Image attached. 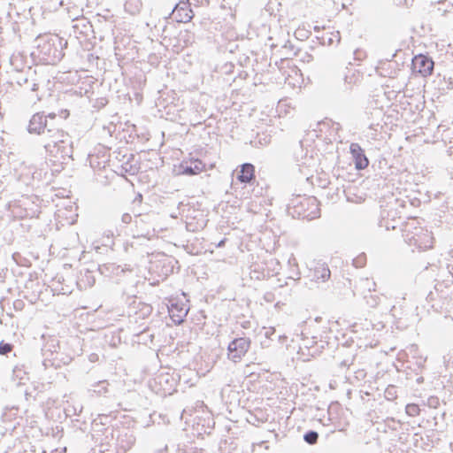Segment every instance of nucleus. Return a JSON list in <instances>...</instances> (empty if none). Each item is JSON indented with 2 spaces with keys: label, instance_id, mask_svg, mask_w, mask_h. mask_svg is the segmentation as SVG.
Here are the masks:
<instances>
[{
  "label": "nucleus",
  "instance_id": "f257e3e1",
  "mask_svg": "<svg viewBox=\"0 0 453 453\" xmlns=\"http://www.w3.org/2000/svg\"><path fill=\"white\" fill-rule=\"evenodd\" d=\"M66 45L67 42L63 43V39L57 35H38L33 41L30 57L35 62L54 65L65 56L63 50Z\"/></svg>",
  "mask_w": 453,
  "mask_h": 453
},
{
  "label": "nucleus",
  "instance_id": "f03ea898",
  "mask_svg": "<svg viewBox=\"0 0 453 453\" xmlns=\"http://www.w3.org/2000/svg\"><path fill=\"white\" fill-rule=\"evenodd\" d=\"M42 200L38 196H30V203L35 206V208L30 207V220L35 218L33 223L30 222V229L35 228L34 234L38 238L44 236L45 233L50 230V219L45 211L42 210Z\"/></svg>",
  "mask_w": 453,
  "mask_h": 453
},
{
  "label": "nucleus",
  "instance_id": "7ed1b4c3",
  "mask_svg": "<svg viewBox=\"0 0 453 453\" xmlns=\"http://www.w3.org/2000/svg\"><path fill=\"white\" fill-rule=\"evenodd\" d=\"M403 236L404 241L410 246H413L418 250H426L433 247L434 237L432 233L420 226L414 227V231L407 228Z\"/></svg>",
  "mask_w": 453,
  "mask_h": 453
},
{
  "label": "nucleus",
  "instance_id": "20e7f679",
  "mask_svg": "<svg viewBox=\"0 0 453 453\" xmlns=\"http://www.w3.org/2000/svg\"><path fill=\"white\" fill-rule=\"evenodd\" d=\"M251 341L249 337H236L233 339L227 345V358L234 362L239 363L246 355L250 348Z\"/></svg>",
  "mask_w": 453,
  "mask_h": 453
},
{
  "label": "nucleus",
  "instance_id": "39448f33",
  "mask_svg": "<svg viewBox=\"0 0 453 453\" xmlns=\"http://www.w3.org/2000/svg\"><path fill=\"white\" fill-rule=\"evenodd\" d=\"M434 67V62L432 58L427 55L418 54L413 57L411 60L412 72L420 74L422 77L431 75Z\"/></svg>",
  "mask_w": 453,
  "mask_h": 453
},
{
  "label": "nucleus",
  "instance_id": "423d86ee",
  "mask_svg": "<svg viewBox=\"0 0 453 453\" xmlns=\"http://www.w3.org/2000/svg\"><path fill=\"white\" fill-rule=\"evenodd\" d=\"M171 15L177 22L187 23L194 17L189 0H180L172 10Z\"/></svg>",
  "mask_w": 453,
  "mask_h": 453
},
{
  "label": "nucleus",
  "instance_id": "0eeeda50",
  "mask_svg": "<svg viewBox=\"0 0 453 453\" xmlns=\"http://www.w3.org/2000/svg\"><path fill=\"white\" fill-rule=\"evenodd\" d=\"M204 168L205 164L202 160L191 157L182 160L178 167V171L180 174L192 176L200 173Z\"/></svg>",
  "mask_w": 453,
  "mask_h": 453
},
{
  "label": "nucleus",
  "instance_id": "6e6552de",
  "mask_svg": "<svg viewBox=\"0 0 453 453\" xmlns=\"http://www.w3.org/2000/svg\"><path fill=\"white\" fill-rule=\"evenodd\" d=\"M297 208L300 209L298 214L302 215L303 218L312 219L319 217L318 201L315 197L304 198L300 202V205Z\"/></svg>",
  "mask_w": 453,
  "mask_h": 453
},
{
  "label": "nucleus",
  "instance_id": "1a4fd4ad",
  "mask_svg": "<svg viewBox=\"0 0 453 453\" xmlns=\"http://www.w3.org/2000/svg\"><path fill=\"white\" fill-rule=\"evenodd\" d=\"M90 33H93V26L87 18L81 16L72 20V31L70 35H73L74 37L79 38L80 35L88 37Z\"/></svg>",
  "mask_w": 453,
  "mask_h": 453
},
{
  "label": "nucleus",
  "instance_id": "9d476101",
  "mask_svg": "<svg viewBox=\"0 0 453 453\" xmlns=\"http://www.w3.org/2000/svg\"><path fill=\"white\" fill-rule=\"evenodd\" d=\"M331 272L325 262H314L312 267L310 268L309 277L311 280L325 282L329 280Z\"/></svg>",
  "mask_w": 453,
  "mask_h": 453
},
{
  "label": "nucleus",
  "instance_id": "9b49d317",
  "mask_svg": "<svg viewBox=\"0 0 453 453\" xmlns=\"http://www.w3.org/2000/svg\"><path fill=\"white\" fill-rule=\"evenodd\" d=\"M47 117L43 112H36L30 119V134H42L45 133H50L51 129L47 128Z\"/></svg>",
  "mask_w": 453,
  "mask_h": 453
},
{
  "label": "nucleus",
  "instance_id": "f8f14e48",
  "mask_svg": "<svg viewBox=\"0 0 453 453\" xmlns=\"http://www.w3.org/2000/svg\"><path fill=\"white\" fill-rule=\"evenodd\" d=\"M349 150L352 155L356 169H365L369 165V160L361 146L358 143H351Z\"/></svg>",
  "mask_w": 453,
  "mask_h": 453
},
{
  "label": "nucleus",
  "instance_id": "ddd939ff",
  "mask_svg": "<svg viewBox=\"0 0 453 453\" xmlns=\"http://www.w3.org/2000/svg\"><path fill=\"white\" fill-rule=\"evenodd\" d=\"M236 179L242 183H251L255 180V167L250 163H244L237 172Z\"/></svg>",
  "mask_w": 453,
  "mask_h": 453
},
{
  "label": "nucleus",
  "instance_id": "4468645a",
  "mask_svg": "<svg viewBox=\"0 0 453 453\" xmlns=\"http://www.w3.org/2000/svg\"><path fill=\"white\" fill-rule=\"evenodd\" d=\"M58 143H46L44 145V149L46 151H50L53 154L54 161H62V159L66 158V157L70 156L71 152L70 147H65L63 149L59 148Z\"/></svg>",
  "mask_w": 453,
  "mask_h": 453
},
{
  "label": "nucleus",
  "instance_id": "2eb2a0df",
  "mask_svg": "<svg viewBox=\"0 0 453 453\" xmlns=\"http://www.w3.org/2000/svg\"><path fill=\"white\" fill-rule=\"evenodd\" d=\"M168 310L171 319L178 325L184 321V318L188 313V310L183 305H179L178 303H172Z\"/></svg>",
  "mask_w": 453,
  "mask_h": 453
},
{
  "label": "nucleus",
  "instance_id": "dca6fc26",
  "mask_svg": "<svg viewBox=\"0 0 453 453\" xmlns=\"http://www.w3.org/2000/svg\"><path fill=\"white\" fill-rule=\"evenodd\" d=\"M12 380L16 382L17 386H25L28 381V375L24 367L16 366L13 369Z\"/></svg>",
  "mask_w": 453,
  "mask_h": 453
},
{
  "label": "nucleus",
  "instance_id": "f3484780",
  "mask_svg": "<svg viewBox=\"0 0 453 453\" xmlns=\"http://www.w3.org/2000/svg\"><path fill=\"white\" fill-rule=\"evenodd\" d=\"M271 142V136L265 134H257V137L250 142L251 145L256 148L267 146Z\"/></svg>",
  "mask_w": 453,
  "mask_h": 453
},
{
  "label": "nucleus",
  "instance_id": "a211bd4d",
  "mask_svg": "<svg viewBox=\"0 0 453 453\" xmlns=\"http://www.w3.org/2000/svg\"><path fill=\"white\" fill-rule=\"evenodd\" d=\"M138 342L142 344L151 343L154 339V334L150 333V329H144L137 334Z\"/></svg>",
  "mask_w": 453,
  "mask_h": 453
},
{
  "label": "nucleus",
  "instance_id": "6ab92c4d",
  "mask_svg": "<svg viewBox=\"0 0 453 453\" xmlns=\"http://www.w3.org/2000/svg\"><path fill=\"white\" fill-rule=\"evenodd\" d=\"M108 386H109V383L107 380L98 381L96 384L93 385V387H94L93 391L97 395H106V394H108V392H109Z\"/></svg>",
  "mask_w": 453,
  "mask_h": 453
},
{
  "label": "nucleus",
  "instance_id": "aec40b11",
  "mask_svg": "<svg viewBox=\"0 0 453 453\" xmlns=\"http://www.w3.org/2000/svg\"><path fill=\"white\" fill-rule=\"evenodd\" d=\"M303 440L310 445H314L318 442L319 433L314 430H309L303 434Z\"/></svg>",
  "mask_w": 453,
  "mask_h": 453
},
{
  "label": "nucleus",
  "instance_id": "412c9836",
  "mask_svg": "<svg viewBox=\"0 0 453 453\" xmlns=\"http://www.w3.org/2000/svg\"><path fill=\"white\" fill-rule=\"evenodd\" d=\"M161 263H163V266L165 267V274L167 275L168 273H173V264H178V261L173 257H166L161 261Z\"/></svg>",
  "mask_w": 453,
  "mask_h": 453
},
{
  "label": "nucleus",
  "instance_id": "4be33fe9",
  "mask_svg": "<svg viewBox=\"0 0 453 453\" xmlns=\"http://www.w3.org/2000/svg\"><path fill=\"white\" fill-rule=\"evenodd\" d=\"M438 4H439V8H438L439 11H441L444 13L453 12V3L447 1V0H443V1H440Z\"/></svg>",
  "mask_w": 453,
  "mask_h": 453
},
{
  "label": "nucleus",
  "instance_id": "5701e85b",
  "mask_svg": "<svg viewBox=\"0 0 453 453\" xmlns=\"http://www.w3.org/2000/svg\"><path fill=\"white\" fill-rule=\"evenodd\" d=\"M366 303L371 307H376L379 304L380 297L376 295L370 294L369 296H365Z\"/></svg>",
  "mask_w": 453,
  "mask_h": 453
},
{
  "label": "nucleus",
  "instance_id": "b1692460",
  "mask_svg": "<svg viewBox=\"0 0 453 453\" xmlns=\"http://www.w3.org/2000/svg\"><path fill=\"white\" fill-rule=\"evenodd\" d=\"M395 393H396L395 387L393 385H390L385 390V396L388 400H393L396 397Z\"/></svg>",
  "mask_w": 453,
  "mask_h": 453
},
{
  "label": "nucleus",
  "instance_id": "393cba45",
  "mask_svg": "<svg viewBox=\"0 0 453 453\" xmlns=\"http://www.w3.org/2000/svg\"><path fill=\"white\" fill-rule=\"evenodd\" d=\"M406 412L410 416H417L419 412V407L416 404H408L406 406Z\"/></svg>",
  "mask_w": 453,
  "mask_h": 453
},
{
  "label": "nucleus",
  "instance_id": "a878e982",
  "mask_svg": "<svg viewBox=\"0 0 453 453\" xmlns=\"http://www.w3.org/2000/svg\"><path fill=\"white\" fill-rule=\"evenodd\" d=\"M12 349V346L10 343H6L4 342H0V354L6 355L11 352Z\"/></svg>",
  "mask_w": 453,
  "mask_h": 453
},
{
  "label": "nucleus",
  "instance_id": "bb28decb",
  "mask_svg": "<svg viewBox=\"0 0 453 453\" xmlns=\"http://www.w3.org/2000/svg\"><path fill=\"white\" fill-rule=\"evenodd\" d=\"M366 257L365 254L360 255L353 260V265L356 267H363L365 265Z\"/></svg>",
  "mask_w": 453,
  "mask_h": 453
},
{
  "label": "nucleus",
  "instance_id": "cd10ccee",
  "mask_svg": "<svg viewBox=\"0 0 453 453\" xmlns=\"http://www.w3.org/2000/svg\"><path fill=\"white\" fill-rule=\"evenodd\" d=\"M141 311L143 316H149L152 311V307L149 304L143 303L141 308Z\"/></svg>",
  "mask_w": 453,
  "mask_h": 453
},
{
  "label": "nucleus",
  "instance_id": "c85d7f7f",
  "mask_svg": "<svg viewBox=\"0 0 453 453\" xmlns=\"http://www.w3.org/2000/svg\"><path fill=\"white\" fill-rule=\"evenodd\" d=\"M353 360H354V357H351V358H347V359H343L342 361H341L339 363V366L341 368H343V367H349L350 365L353 364Z\"/></svg>",
  "mask_w": 453,
  "mask_h": 453
},
{
  "label": "nucleus",
  "instance_id": "c756f323",
  "mask_svg": "<svg viewBox=\"0 0 453 453\" xmlns=\"http://www.w3.org/2000/svg\"><path fill=\"white\" fill-rule=\"evenodd\" d=\"M121 221L124 224H129L132 221V216L129 213H124L121 217Z\"/></svg>",
  "mask_w": 453,
  "mask_h": 453
},
{
  "label": "nucleus",
  "instance_id": "7c9ffc66",
  "mask_svg": "<svg viewBox=\"0 0 453 453\" xmlns=\"http://www.w3.org/2000/svg\"><path fill=\"white\" fill-rule=\"evenodd\" d=\"M275 334V329L273 327H270L268 328L265 333V336L268 339H271L273 340V335Z\"/></svg>",
  "mask_w": 453,
  "mask_h": 453
},
{
  "label": "nucleus",
  "instance_id": "2f4dec72",
  "mask_svg": "<svg viewBox=\"0 0 453 453\" xmlns=\"http://www.w3.org/2000/svg\"><path fill=\"white\" fill-rule=\"evenodd\" d=\"M39 90V83H33L31 91L37 92Z\"/></svg>",
  "mask_w": 453,
  "mask_h": 453
},
{
  "label": "nucleus",
  "instance_id": "473e14b6",
  "mask_svg": "<svg viewBox=\"0 0 453 453\" xmlns=\"http://www.w3.org/2000/svg\"><path fill=\"white\" fill-rule=\"evenodd\" d=\"M226 242V238L222 239L221 241H219V243L217 244V247H218V248H222V247H224V246H225Z\"/></svg>",
  "mask_w": 453,
  "mask_h": 453
},
{
  "label": "nucleus",
  "instance_id": "72a5a7b5",
  "mask_svg": "<svg viewBox=\"0 0 453 453\" xmlns=\"http://www.w3.org/2000/svg\"><path fill=\"white\" fill-rule=\"evenodd\" d=\"M273 296V294L272 293H266L265 296V299L267 301V302H270L271 301V297Z\"/></svg>",
  "mask_w": 453,
  "mask_h": 453
},
{
  "label": "nucleus",
  "instance_id": "f704fd0d",
  "mask_svg": "<svg viewBox=\"0 0 453 453\" xmlns=\"http://www.w3.org/2000/svg\"><path fill=\"white\" fill-rule=\"evenodd\" d=\"M449 143H450L451 145L449 146V150H448V153H449V155H451V154H452V150H453V141L451 140V141L449 142Z\"/></svg>",
  "mask_w": 453,
  "mask_h": 453
},
{
  "label": "nucleus",
  "instance_id": "c9c22d12",
  "mask_svg": "<svg viewBox=\"0 0 453 453\" xmlns=\"http://www.w3.org/2000/svg\"><path fill=\"white\" fill-rule=\"evenodd\" d=\"M35 96H36L37 101H41L42 95L40 96V95L36 94Z\"/></svg>",
  "mask_w": 453,
  "mask_h": 453
},
{
  "label": "nucleus",
  "instance_id": "e433bc0d",
  "mask_svg": "<svg viewBox=\"0 0 453 453\" xmlns=\"http://www.w3.org/2000/svg\"><path fill=\"white\" fill-rule=\"evenodd\" d=\"M52 347L54 348V349H49L48 350H49V351H50V352H52V353H53V352H57V349H56L55 346H54V345H52Z\"/></svg>",
  "mask_w": 453,
  "mask_h": 453
},
{
  "label": "nucleus",
  "instance_id": "4c0bfd02",
  "mask_svg": "<svg viewBox=\"0 0 453 453\" xmlns=\"http://www.w3.org/2000/svg\"><path fill=\"white\" fill-rule=\"evenodd\" d=\"M423 381V377H419L417 379L418 383H421Z\"/></svg>",
  "mask_w": 453,
  "mask_h": 453
},
{
  "label": "nucleus",
  "instance_id": "58836bf2",
  "mask_svg": "<svg viewBox=\"0 0 453 453\" xmlns=\"http://www.w3.org/2000/svg\"><path fill=\"white\" fill-rule=\"evenodd\" d=\"M30 451L35 453V446H31L30 447Z\"/></svg>",
  "mask_w": 453,
  "mask_h": 453
},
{
  "label": "nucleus",
  "instance_id": "ea45409f",
  "mask_svg": "<svg viewBox=\"0 0 453 453\" xmlns=\"http://www.w3.org/2000/svg\"><path fill=\"white\" fill-rule=\"evenodd\" d=\"M48 117L51 118V119H54L56 117V115L54 113H50L48 115Z\"/></svg>",
  "mask_w": 453,
  "mask_h": 453
},
{
  "label": "nucleus",
  "instance_id": "a19ab883",
  "mask_svg": "<svg viewBox=\"0 0 453 453\" xmlns=\"http://www.w3.org/2000/svg\"><path fill=\"white\" fill-rule=\"evenodd\" d=\"M50 453H62V451H59V450H58V449H54V450H51V452H50Z\"/></svg>",
  "mask_w": 453,
  "mask_h": 453
},
{
  "label": "nucleus",
  "instance_id": "79ce46f5",
  "mask_svg": "<svg viewBox=\"0 0 453 453\" xmlns=\"http://www.w3.org/2000/svg\"><path fill=\"white\" fill-rule=\"evenodd\" d=\"M212 25H213V22H211V23H210V27H208V30H211V29H212V27H212Z\"/></svg>",
  "mask_w": 453,
  "mask_h": 453
},
{
  "label": "nucleus",
  "instance_id": "37998d69",
  "mask_svg": "<svg viewBox=\"0 0 453 453\" xmlns=\"http://www.w3.org/2000/svg\"><path fill=\"white\" fill-rule=\"evenodd\" d=\"M29 277H30V281H33V280H34V279H33V275H32V273H30V274H29Z\"/></svg>",
  "mask_w": 453,
  "mask_h": 453
},
{
  "label": "nucleus",
  "instance_id": "c03bdc74",
  "mask_svg": "<svg viewBox=\"0 0 453 453\" xmlns=\"http://www.w3.org/2000/svg\"><path fill=\"white\" fill-rule=\"evenodd\" d=\"M370 128L374 129V125H373V124H371V125H370Z\"/></svg>",
  "mask_w": 453,
  "mask_h": 453
},
{
  "label": "nucleus",
  "instance_id": "a18cd8bd",
  "mask_svg": "<svg viewBox=\"0 0 453 453\" xmlns=\"http://www.w3.org/2000/svg\"><path fill=\"white\" fill-rule=\"evenodd\" d=\"M42 453H46V450L42 449Z\"/></svg>",
  "mask_w": 453,
  "mask_h": 453
}]
</instances>
